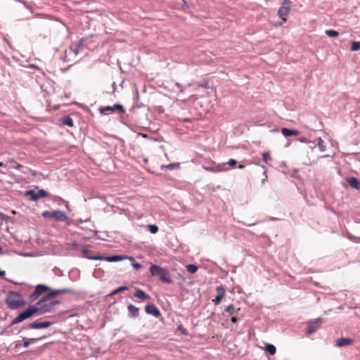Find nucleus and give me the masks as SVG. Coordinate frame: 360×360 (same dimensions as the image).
Instances as JSON below:
<instances>
[{
	"mask_svg": "<svg viewBox=\"0 0 360 360\" xmlns=\"http://www.w3.org/2000/svg\"><path fill=\"white\" fill-rule=\"evenodd\" d=\"M116 110L121 114L124 112L123 106L120 104H115L113 106H105L100 108V112L103 115H109Z\"/></svg>",
	"mask_w": 360,
	"mask_h": 360,
	"instance_id": "6",
	"label": "nucleus"
},
{
	"mask_svg": "<svg viewBox=\"0 0 360 360\" xmlns=\"http://www.w3.org/2000/svg\"><path fill=\"white\" fill-rule=\"evenodd\" d=\"M203 169L206 171L214 172V167H203Z\"/></svg>",
	"mask_w": 360,
	"mask_h": 360,
	"instance_id": "36",
	"label": "nucleus"
},
{
	"mask_svg": "<svg viewBox=\"0 0 360 360\" xmlns=\"http://www.w3.org/2000/svg\"><path fill=\"white\" fill-rule=\"evenodd\" d=\"M3 254V251H2V248L0 246V255Z\"/></svg>",
	"mask_w": 360,
	"mask_h": 360,
	"instance_id": "46",
	"label": "nucleus"
},
{
	"mask_svg": "<svg viewBox=\"0 0 360 360\" xmlns=\"http://www.w3.org/2000/svg\"><path fill=\"white\" fill-rule=\"evenodd\" d=\"M132 265L135 269H139L141 267V265L139 263H134Z\"/></svg>",
	"mask_w": 360,
	"mask_h": 360,
	"instance_id": "37",
	"label": "nucleus"
},
{
	"mask_svg": "<svg viewBox=\"0 0 360 360\" xmlns=\"http://www.w3.org/2000/svg\"><path fill=\"white\" fill-rule=\"evenodd\" d=\"M71 292V290L68 288H62L52 290L44 295L41 300L37 303L36 306H30L25 311L19 314L13 321L12 324H17L25 319L32 317L36 314H44L51 311L54 307L59 304V301L53 300L56 297Z\"/></svg>",
	"mask_w": 360,
	"mask_h": 360,
	"instance_id": "1",
	"label": "nucleus"
},
{
	"mask_svg": "<svg viewBox=\"0 0 360 360\" xmlns=\"http://www.w3.org/2000/svg\"><path fill=\"white\" fill-rule=\"evenodd\" d=\"M354 340L348 338H342L336 340V345L340 347L352 345Z\"/></svg>",
	"mask_w": 360,
	"mask_h": 360,
	"instance_id": "12",
	"label": "nucleus"
},
{
	"mask_svg": "<svg viewBox=\"0 0 360 360\" xmlns=\"http://www.w3.org/2000/svg\"><path fill=\"white\" fill-rule=\"evenodd\" d=\"M231 321H232L233 323H237V321H238V319H237L236 316H233V317L231 318Z\"/></svg>",
	"mask_w": 360,
	"mask_h": 360,
	"instance_id": "40",
	"label": "nucleus"
},
{
	"mask_svg": "<svg viewBox=\"0 0 360 360\" xmlns=\"http://www.w3.org/2000/svg\"><path fill=\"white\" fill-rule=\"evenodd\" d=\"M347 181L351 187L358 190L360 189V184L357 179H356L355 177L347 178Z\"/></svg>",
	"mask_w": 360,
	"mask_h": 360,
	"instance_id": "15",
	"label": "nucleus"
},
{
	"mask_svg": "<svg viewBox=\"0 0 360 360\" xmlns=\"http://www.w3.org/2000/svg\"><path fill=\"white\" fill-rule=\"evenodd\" d=\"M26 195L30 196L32 200H37L39 199L37 192L34 191H28L26 192Z\"/></svg>",
	"mask_w": 360,
	"mask_h": 360,
	"instance_id": "24",
	"label": "nucleus"
},
{
	"mask_svg": "<svg viewBox=\"0 0 360 360\" xmlns=\"http://www.w3.org/2000/svg\"><path fill=\"white\" fill-rule=\"evenodd\" d=\"M103 259H105L108 262H117V261H120L122 259V257L120 256L115 255V256H112V257H104Z\"/></svg>",
	"mask_w": 360,
	"mask_h": 360,
	"instance_id": "27",
	"label": "nucleus"
},
{
	"mask_svg": "<svg viewBox=\"0 0 360 360\" xmlns=\"http://www.w3.org/2000/svg\"><path fill=\"white\" fill-rule=\"evenodd\" d=\"M119 292H121L120 290H119V288H117V289H115V290H113L110 294V296H112V295H115Z\"/></svg>",
	"mask_w": 360,
	"mask_h": 360,
	"instance_id": "38",
	"label": "nucleus"
},
{
	"mask_svg": "<svg viewBox=\"0 0 360 360\" xmlns=\"http://www.w3.org/2000/svg\"><path fill=\"white\" fill-rule=\"evenodd\" d=\"M182 1H183L184 4V5H186V0H182Z\"/></svg>",
	"mask_w": 360,
	"mask_h": 360,
	"instance_id": "48",
	"label": "nucleus"
},
{
	"mask_svg": "<svg viewBox=\"0 0 360 360\" xmlns=\"http://www.w3.org/2000/svg\"><path fill=\"white\" fill-rule=\"evenodd\" d=\"M127 308H128L129 312L131 316L136 317L138 316L139 309L136 307H135L133 304H129Z\"/></svg>",
	"mask_w": 360,
	"mask_h": 360,
	"instance_id": "18",
	"label": "nucleus"
},
{
	"mask_svg": "<svg viewBox=\"0 0 360 360\" xmlns=\"http://www.w3.org/2000/svg\"><path fill=\"white\" fill-rule=\"evenodd\" d=\"M150 273L153 276H158L159 279L165 283L170 284L172 280L170 278L169 272L158 265L152 264L150 267Z\"/></svg>",
	"mask_w": 360,
	"mask_h": 360,
	"instance_id": "3",
	"label": "nucleus"
},
{
	"mask_svg": "<svg viewBox=\"0 0 360 360\" xmlns=\"http://www.w3.org/2000/svg\"><path fill=\"white\" fill-rule=\"evenodd\" d=\"M321 323V319H317L313 322H309L307 325V333L311 335L316 332L319 328Z\"/></svg>",
	"mask_w": 360,
	"mask_h": 360,
	"instance_id": "9",
	"label": "nucleus"
},
{
	"mask_svg": "<svg viewBox=\"0 0 360 360\" xmlns=\"http://www.w3.org/2000/svg\"><path fill=\"white\" fill-rule=\"evenodd\" d=\"M238 167H239L240 169H243V168H244V165H240L238 166Z\"/></svg>",
	"mask_w": 360,
	"mask_h": 360,
	"instance_id": "45",
	"label": "nucleus"
},
{
	"mask_svg": "<svg viewBox=\"0 0 360 360\" xmlns=\"http://www.w3.org/2000/svg\"><path fill=\"white\" fill-rule=\"evenodd\" d=\"M62 123L69 127H73V120L70 116H66L62 119Z\"/></svg>",
	"mask_w": 360,
	"mask_h": 360,
	"instance_id": "21",
	"label": "nucleus"
},
{
	"mask_svg": "<svg viewBox=\"0 0 360 360\" xmlns=\"http://www.w3.org/2000/svg\"><path fill=\"white\" fill-rule=\"evenodd\" d=\"M325 33L330 37H336L339 35V33L337 31L333 30H327Z\"/></svg>",
	"mask_w": 360,
	"mask_h": 360,
	"instance_id": "25",
	"label": "nucleus"
},
{
	"mask_svg": "<svg viewBox=\"0 0 360 360\" xmlns=\"http://www.w3.org/2000/svg\"><path fill=\"white\" fill-rule=\"evenodd\" d=\"M179 329L181 330L182 333L186 334V330L184 328L179 327Z\"/></svg>",
	"mask_w": 360,
	"mask_h": 360,
	"instance_id": "42",
	"label": "nucleus"
},
{
	"mask_svg": "<svg viewBox=\"0 0 360 360\" xmlns=\"http://www.w3.org/2000/svg\"><path fill=\"white\" fill-rule=\"evenodd\" d=\"M5 274V271L0 269V276H4Z\"/></svg>",
	"mask_w": 360,
	"mask_h": 360,
	"instance_id": "41",
	"label": "nucleus"
},
{
	"mask_svg": "<svg viewBox=\"0 0 360 360\" xmlns=\"http://www.w3.org/2000/svg\"><path fill=\"white\" fill-rule=\"evenodd\" d=\"M281 132L283 135L285 137H288L290 136H297L300 134V132L298 130L289 129L288 128H282Z\"/></svg>",
	"mask_w": 360,
	"mask_h": 360,
	"instance_id": "14",
	"label": "nucleus"
},
{
	"mask_svg": "<svg viewBox=\"0 0 360 360\" xmlns=\"http://www.w3.org/2000/svg\"><path fill=\"white\" fill-rule=\"evenodd\" d=\"M91 251L86 248L82 250L83 256L92 260H103L104 257L102 256H91Z\"/></svg>",
	"mask_w": 360,
	"mask_h": 360,
	"instance_id": "13",
	"label": "nucleus"
},
{
	"mask_svg": "<svg viewBox=\"0 0 360 360\" xmlns=\"http://www.w3.org/2000/svg\"><path fill=\"white\" fill-rule=\"evenodd\" d=\"M291 4L290 0H283L281 6L278 8V15L283 22L287 21V17L290 11Z\"/></svg>",
	"mask_w": 360,
	"mask_h": 360,
	"instance_id": "5",
	"label": "nucleus"
},
{
	"mask_svg": "<svg viewBox=\"0 0 360 360\" xmlns=\"http://www.w3.org/2000/svg\"><path fill=\"white\" fill-rule=\"evenodd\" d=\"M179 167L178 164L172 163L167 165H162L161 169H174L175 168H177Z\"/></svg>",
	"mask_w": 360,
	"mask_h": 360,
	"instance_id": "29",
	"label": "nucleus"
},
{
	"mask_svg": "<svg viewBox=\"0 0 360 360\" xmlns=\"http://www.w3.org/2000/svg\"><path fill=\"white\" fill-rule=\"evenodd\" d=\"M217 295L212 301L216 305H218L225 296L226 289L222 285H221L217 287Z\"/></svg>",
	"mask_w": 360,
	"mask_h": 360,
	"instance_id": "8",
	"label": "nucleus"
},
{
	"mask_svg": "<svg viewBox=\"0 0 360 360\" xmlns=\"http://www.w3.org/2000/svg\"><path fill=\"white\" fill-rule=\"evenodd\" d=\"M119 290H120V292H123V291H125V290H127L129 288L127 286H121V287H119Z\"/></svg>",
	"mask_w": 360,
	"mask_h": 360,
	"instance_id": "39",
	"label": "nucleus"
},
{
	"mask_svg": "<svg viewBox=\"0 0 360 360\" xmlns=\"http://www.w3.org/2000/svg\"><path fill=\"white\" fill-rule=\"evenodd\" d=\"M318 147H319L320 151H321V152H323L326 150V146L324 144V141H323V139L321 137H319L318 139Z\"/></svg>",
	"mask_w": 360,
	"mask_h": 360,
	"instance_id": "26",
	"label": "nucleus"
},
{
	"mask_svg": "<svg viewBox=\"0 0 360 360\" xmlns=\"http://www.w3.org/2000/svg\"><path fill=\"white\" fill-rule=\"evenodd\" d=\"M4 215L3 214L0 213V221L4 219Z\"/></svg>",
	"mask_w": 360,
	"mask_h": 360,
	"instance_id": "44",
	"label": "nucleus"
},
{
	"mask_svg": "<svg viewBox=\"0 0 360 360\" xmlns=\"http://www.w3.org/2000/svg\"><path fill=\"white\" fill-rule=\"evenodd\" d=\"M51 325V323L49 321L33 322L29 325V328L32 329L44 328L49 327Z\"/></svg>",
	"mask_w": 360,
	"mask_h": 360,
	"instance_id": "11",
	"label": "nucleus"
},
{
	"mask_svg": "<svg viewBox=\"0 0 360 360\" xmlns=\"http://www.w3.org/2000/svg\"><path fill=\"white\" fill-rule=\"evenodd\" d=\"M148 230L151 233H156L158 231V227L156 225H149Z\"/></svg>",
	"mask_w": 360,
	"mask_h": 360,
	"instance_id": "32",
	"label": "nucleus"
},
{
	"mask_svg": "<svg viewBox=\"0 0 360 360\" xmlns=\"http://www.w3.org/2000/svg\"><path fill=\"white\" fill-rule=\"evenodd\" d=\"M37 193L39 199V198H46V197L48 196V193L46 191L43 190V189H41V190L38 191L37 192Z\"/></svg>",
	"mask_w": 360,
	"mask_h": 360,
	"instance_id": "30",
	"label": "nucleus"
},
{
	"mask_svg": "<svg viewBox=\"0 0 360 360\" xmlns=\"http://www.w3.org/2000/svg\"><path fill=\"white\" fill-rule=\"evenodd\" d=\"M4 163L0 162V167H4Z\"/></svg>",
	"mask_w": 360,
	"mask_h": 360,
	"instance_id": "47",
	"label": "nucleus"
},
{
	"mask_svg": "<svg viewBox=\"0 0 360 360\" xmlns=\"http://www.w3.org/2000/svg\"><path fill=\"white\" fill-rule=\"evenodd\" d=\"M6 164L9 166L11 169H21L23 166L16 162L13 159H8L6 160Z\"/></svg>",
	"mask_w": 360,
	"mask_h": 360,
	"instance_id": "16",
	"label": "nucleus"
},
{
	"mask_svg": "<svg viewBox=\"0 0 360 360\" xmlns=\"http://www.w3.org/2000/svg\"><path fill=\"white\" fill-rule=\"evenodd\" d=\"M144 162H148V160H147V159H145V160H144Z\"/></svg>",
	"mask_w": 360,
	"mask_h": 360,
	"instance_id": "50",
	"label": "nucleus"
},
{
	"mask_svg": "<svg viewBox=\"0 0 360 360\" xmlns=\"http://www.w3.org/2000/svg\"><path fill=\"white\" fill-rule=\"evenodd\" d=\"M41 340V338H23V346L27 348L31 343L34 342L37 340Z\"/></svg>",
	"mask_w": 360,
	"mask_h": 360,
	"instance_id": "20",
	"label": "nucleus"
},
{
	"mask_svg": "<svg viewBox=\"0 0 360 360\" xmlns=\"http://www.w3.org/2000/svg\"><path fill=\"white\" fill-rule=\"evenodd\" d=\"M41 215L44 218H51L59 221H65L68 219L66 214L60 210L44 211Z\"/></svg>",
	"mask_w": 360,
	"mask_h": 360,
	"instance_id": "4",
	"label": "nucleus"
},
{
	"mask_svg": "<svg viewBox=\"0 0 360 360\" xmlns=\"http://www.w3.org/2000/svg\"><path fill=\"white\" fill-rule=\"evenodd\" d=\"M49 288L44 285H37L35 288V290L33 293H32L30 296V299L31 302H34L37 300L40 295L49 290Z\"/></svg>",
	"mask_w": 360,
	"mask_h": 360,
	"instance_id": "7",
	"label": "nucleus"
},
{
	"mask_svg": "<svg viewBox=\"0 0 360 360\" xmlns=\"http://www.w3.org/2000/svg\"><path fill=\"white\" fill-rule=\"evenodd\" d=\"M79 49H80V45L78 44V45L75 46V47H71L70 50L75 53V55L77 56L79 53Z\"/></svg>",
	"mask_w": 360,
	"mask_h": 360,
	"instance_id": "33",
	"label": "nucleus"
},
{
	"mask_svg": "<svg viewBox=\"0 0 360 360\" xmlns=\"http://www.w3.org/2000/svg\"><path fill=\"white\" fill-rule=\"evenodd\" d=\"M186 269L190 274H195L198 268L195 264H188L186 266Z\"/></svg>",
	"mask_w": 360,
	"mask_h": 360,
	"instance_id": "23",
	"label": "nucleus"
},
{
	"mask_svg": "<svg viewBox=\"0 0 360 360\" xmlns=\"http://www.w3.org/2000/svg\"><path fill=\"white\" fill-rule=\"evenodd\" d=\"M5 302L11 309H17L23 307L26 302L22 295L19 292L10 291L6 297Z\"/></svg>",
	"mask_w": 360,
	"mask_h": 360,
	"instance_id": "2",
	"label": "nucleus"
},
{
	"mask_svg": "<svg viewBox=\"0 0 360 360\" xmlns=\"http://www.w3.org/2000/svg\"><path fill=\"white\" fill-rule=\"evenodd\" d=\"M262 159L265 163H267L269 160L271 159L269 153L266 152L262 153Z\"/></svg>",
	"mask_w": 360,
	"mask_h": 360,
	"instance_id": "31",
	"label": "nucleus"
},
{
	"mask_svg": "<svg viewBox=\"0 0 360 360\" xmlns=\"http://www.w3.org/2000/svg\"><path fill=\"white\" fill-rule=\"evenodd\" d=\"M134 296L143 300H148L150 297L149 295L141 289H137L134 292Z\"/></svg>",
	"mask_w": 360,
	"mask_h": 360,
	"instance_id": "17",
	"label": "nucleus"
},
{
	"mask_svg": "<svg viewBox=\"0 0 360 360\" xmlns=\"http://www.w3.org/2000/svg\"><path fill=\"white\" fill-rule=\"evenodd\" d=\"M145 311H146V313H148L149 314H152V315L155 316V317H158L160 315V311L153 304H147L145 307Z\"/></svg>",
	"mask_w": 360,
	"mask_h": 360,
	"instance_id": "10",
	"label": "nucleus"
},
{
	"mask_svg": "<svg viewBox=\"0 0 360 360\" xmlns=\"http://www.w3.org/2000/svg\"><path fill=\"white\" fill-rule=\"evenodd\" d=\"M300 141L303 142V143H306L307 142V139L305 138H303V139H300Z\"/></svg>",
	"mask_w": 360,
	"mask_h": 360,
	"instance_id": "43",
	"label": "nucleus"
},
{
	"mask_svg": "<svg viewBox=\"0 0 360 360\" xmlns=\"http://www.w3.org/2000/svg\"><path fill=\"white\" fill-rule=\"evenodd\" d=\"M265 348L266 351L268 352L271 355L275 354L276 352V347L271 344H267Z\"/></svg>",
	"mask_w": 360,
	"mask_h": 360,
	"instance_id": "22",
	"label": "nucleus"
},
{
	"mask_svg": "<svg viewBox=\"0 0 360 360\" xmlns=\"http://www.w3.org/2000/svg\"><path fill=\"white\" fill-rule=\"evenodd\" d=\"M240 310V308L236 309V307L233 304L229 305L226 309L225 311L229 314L230 315L235 314L237 311Z\"/></svg>",
	"mask_w": 360,
	"mask_h": 360,
	"instance_id": "19",
	"label": "nucleus"
},
{
	"mask_svg": "<svg viewBox=\"0 0 360 360\" xmlns=\"http://www.w3.org/2000/svg\"><path fill=\"white\" fill-rule=\"evenodd\" d=\"M357 103H360V98L357 99Z\"/></svg>",
	"mask_w": 360,
	"mask_h": 360,
	"instance_id": "49",
	"label": "nucleus"
},
{
	"mask_svg": "<svg viewBox=\"0 0 360 360\" xmlns=\"http://www.w3.org/2000/svg\"><path fill=\"white\" fill-rule=\"evenodd\" d=\"M228 164L231 166V167H235L237 164V162L236 160L234 159H231L229 160V161L228 162Z\"/></svg>",
	"mask_w": 360,
	"mask_h": 360,
	"instance_id": "35",
	"label": "nucleus"
},
{
	"mask_svg": "<svg viewBox=\"0 0 360 360\" xmlns=\"http://www.w3.org/2000/svg\"><path fill=\"white\" fill-rule=\"evenodd\" d=\"M225 170L223 168V166L221 165H218L217 166L214 167V172H219Z\"/></svg>",
	"mask_w": 360,
	"mask_h": 360,
	"instance_id": "34",
	"label": "nucleus"
},
{
	"mask_svg": "<svg viewBox=\"0 0 360 360\" xmlns=\"http://www.w3.org/2000/svg\"><path fill=\"white\" fill-rule=\"evenodd\" d=\"M351 50L352 51H360V41H353L352 43Z\"/></svg>",
	"mask_w": 360,
	"mask_h": 360,
	"instance_id": "28",
	"label": "nucleus"
}]
</instances>
